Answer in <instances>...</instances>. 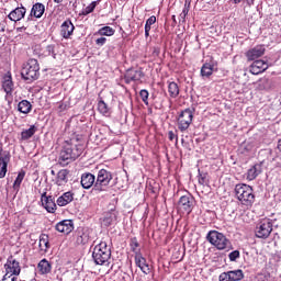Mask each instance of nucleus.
Returning a JSON list of instances; mask_svg holds the SVG:
<instances>
[{
	"mask_svg": "<svg viewBox=\"0 0 281 281\" xmlns=\"http://www.w3.org/2000/svg\"><path fill=\"white\" fill-rule=\"evenodd\" d=\"M83 150L85 145H82L77 137L65 140L59 154V165L63 167L69 166V162L76 161V159L82 155Z\"/></svg>",
	"mask_w": 281,
	"mask_h": 281,
	"instance_id": "obj_1",
	"label": "nucleus"
},
{
	"mask_svg": "<svg viewBox=\"0 0 281 281\" xmlns=\"http://www.w3.org/2000/svg\"><path fill=\"white\" fill-rule=\"evenodd\" d=\"M235 199L239 201L243 207L251 210L256 203V193H254V188L249 184L238 183L234 189Z\"/></svg>",
	"mask_w": 281,
	"mask_h": 281,
	"instance_id": "obj_2",
	"label": "nucleus"
},
{
	"mask_svg": "<svg viewBox=\"0 0 281 281\" xmlns=\"http://www.w3.org/2000/svg\"><path fill=\"white\" fill-rule=\"evenodd\" d=\"M21 76L26 82H34L41 77V65L37 59H29L21 70Z\"/></svg>",
	"mask_w": 281,
	"mask_h": 281,
	"instance_id": "obj_3",
	"label": "nucleus"
},
{
	"mask_svg": "<svg viewBox=\"0 0 281 281\" xmlns=\"http://www.w3.org/2000/svg\"><path fill=\"white\" fill-rule=\"evenodd\" d=\"M92 258L95 265H109L111 260V247H109V244L101 240L95 245L92 251Z\"/></svg>",
	"mask_w": 281,
	"mask_h": 281,
	"instance_id": "obj_4",
	"label": "nucleus"
},
{
	"mask_svg": "<svg viewBox=\"0 0 281 281\" xmlns=\"http://www.w3.org/2000/svg\"><path fill=\"white\" fill-rule=\"evenodd\" d=\"M111 181H113V173L111 171L106 169L99 170L92 192H106Z\"/></svg>",
	"mask_w": 281,
	"mask_h": 281,
	"instance_id": "obj_5",
	"label": "nucleus"
},
{
	"mask_svg": "<svg viewBox=\"0 0 281 281\" xmlns=\"http://www.w3.org/2000/svg\"><path fill=\"white\" fill-rule=\"evenodd\" d=\"M206 240L220 250L227 249V247H229V239L218 231H210L206 235Z\"/></svg>",
	"mask_w": 281,
	"mask_h": 281,
	"instance_id": "obj_6",
	"label": "nucleus"
},
{
	"mask_svg": "<svg viewBox=\"0 0 281 281\" xmlns=\"http://www.w3.org/2000/svg\"><path fill=\"white\" fill-rule=\"evenodd\" d=\"M271 232H273V222L270 218H262L255 228V236L267 240L271 236Z\"/></svg>",
	"mask_w": 281,
	"mask_h": 281,
	"instance_id": "obj_7",
	"label": "nucleus"
},
{
	"mask_svg": "<svg viewBox=\"0 0 281 281\" xmlns=\"http://www.w3.org/2000/svg\"><path fill=\"white\" fill-rule=\"evenodd\" d=\"M91 234H93L92 229L79 227L75 231L72 240L77 247H85V245H89V241L92 240Z\"/></svg>",
	"mask_w": 281,
	"mask_h": 281,
	"instance_id": "obj_8",
	"label": "nucleus"
},
{
	"mask_svg": "<svg viewBox=\"0 0 281 281\" xmlns=\"http://www.w3.org/2000/svg\"><path fill=\"white\" fill-rule=\"evenodd\" d=\"M192 120H194V113L190 109H184L180 112L177 119L178 128L181 133H186L190 128L192 124Z\"/></svg>",
	"mask_w": 281,
	"mask_h": 281,
	"instance_id": "obj_9",
	"label": "nucleus"
},
{
	"mask_svg": "<svg viewBox=\"0 0 281 281\" xmlns=\"http://www.w3.org/2000/svg\"><path fill=\"white\" fill-rule=\"evenodd\" d=\"M178 210H180L182 214H192V210H194V196L190 194L182 195L178 202Z\"/></svg>",
	"mask_w": 281,
	"mask_h": 281,
	"instance_id": "obj_10",
	"label": "nucleus"
},
{
	"mask_svg": "<svg viewBox=\"0 0 281 281\" xmlns=\"http://www.w3.org/2000/svg\"><path fill=\"white\" fill-rule=\"evenodd\" d=\"M144 70H142V68H131L127 69L124 75V82L125 85H131V82H142V78H144Z\"/></svg>",
	"mask_w": 281,
	"mask_h": 281,
	"instance_id": "obj_11",
	"label": "nucleus"
},
{
	"mask_svg": "<svg viewBox=\"0 0 281 281\" xmlns=\"http://www.w3.org/2000/svg\"><path fill=\"white\" fill-rule=\"evenodd\" d=\"M4 269L5 273L9 276H13L16 278V276L21 274V263L13 256H10L7 259Z\"/></svg>",
	"mask_w": 281,
	"mask_h": 281,
	"instance_id": "obj_12",
	"label": "nucleus"
},
{
	"mask_svg": "<svg viewBox=\"0 0 281 281\" xmlns=\"http://www.w3.org/2000/svg\"><path fill=\"white\" fill-rule=\"evenodd\" d=\"M41 202L43 207H45L49 214L56 213L57 206H56V200L54 199V196L47 195V192H44L41 195Z\"/></svg>",
	"mask_w": 281,
	"mask_h": 281,
	"instance_id": "obj_13",
	"label": "nucleus"
},
{
	"mask_svg": "<svg viewBox=\"0 0 281 281\" xmlns=\"http://www.w3.org/2000/svg\"><path fill=\"white\" fill-rule=\"evenodd\" d=\"M245 278L243 270H231L227 272H222L218 277L220 281H240Z\"/></svg>",
	"mask_w": 281,
	"mask_h": 281,
	"instance_id": "obj_14",
	"label": "nucleus"
},
{
	"mask_svg": "<svg viewBox=\"0 0 281 281\" xmlns=\"http://www.w3.org/2000/svg\"><path fill=\"white\" fill-rule=\"evenodd\" d=\"M74 30H76V26H74L71 20H66L60 25V36L64 37L66 41H69V38L74 36Z\"/></svg>",
	"mask_w": 281,
	"mask_h": 281,
	"instance_id": "obj_15",
	"label": "nucleus"
},
{
	"mask_svg": "<svg viewBox=\"0 0 281 281\" xmlns=\"http://www.w3.org/2000/svg\"><path fill=\"white\" fill-rule=\"evenodd\" d=\"M269 69V64L262 59H258L255 60L251 65H250V74H252V76H258L260 74H263V71H267Z\"/></svg>",
	"mask_w": 281,
	"mask_h": 281,
	"instance_id": "obj_16",
	"label": "nucleus"
},
{
	"mask_svg": "<svg viewBox=\"0 0 281 281\" xmlns=\"http://www.w3.org/2000/svg\"><path fill=\"white\" fill-rule=\"evenodd\" d=\"M55 229L56 232H59V234H65L67 236L74 232V221L64 220L56 224Z\"/></svg>",
	"mask_w": 281,
	"mask_h": 281,
	"instance_id": "obj_17",
	"label": "nucleus"
},
{
	"mask_svg": "<svg viewBox=\"0 0 281 281\" xmlns=\"http://www.w3.org/2000/svg\"><path fill=\"white\" fill-rule=\"evenodd\" d=\"M265 46L257 45L254 48L246 52V58L247 60H256L257 58L265 56Z\"/></svg>",
	"mask_w": 281,
	"mask_h": 281,
	"instance_id": "obj_18",
	"label": "nucleus"
},
{
	"mask_svg": "<svg viewBox=\"0 0 281 281\" xmlns=\"http://www.w3.org/2000/svg\"><path fill=\"white\" fill-rule=\"evenodd\" d=\"M135 265L140 269V271H143V273H145V276L150 273V266L146 262V258L142 256V252H136Z\"/></svg>",
	"mask_w": 281,
	"mask_h": 281,
	"instance_id": "obj_19",
	"label": "nucleus"
},
{
	"mask_svg": "<svg viewBox=\"0 0 281 281\" xmlns=\"http://www.w3.org/2000/svg\"><path fill=\"white\" fill-rule=\"evenodd\" d=\"M81 186L85 190H90L95 186V176L91 172H85L81 175Z\"/></svg>",
	"mask_w": 281,
	"mask_h": 281,
	"instance_id": "obj_20",
	"label": "nucleus"
},
{
	"mask_svg": "<svg viewBox=\"0 0 281 281\" xmlns=\"http://www.w3.org/2000/svg\"><path fill=\"white\" fill-rule=\"evenodd\" d=\"M8 164H10V151H4L0 156V179H4L8 173Z\"/></svg>",
	"mask_w": 281,
	"mask_h": 281,
	"instance_id": "obj_21",
	"label": "nucleus"
},
{
	"mask_svg": "<svg viewBox=\"0 0 281 281\" xmlns=\"http://www.w3.org/2000/svg\"><path fill=\"white\" fill-rule=\"evenodd\" d=\"M26 12H27V10L24 7H22V8L18 7L9 13L8 19H10V21H14V23H16V21H21V19H25Z\"/></svg>",
	"mask_w": 281,
	"mask_h": 281,
	"instance_id": "obj_22",
	"label": "nucleus"
},
{
	"mask_svg": "<svg viewBox=\"0 0 281 281\" xmlns=\"http://www.w3.org/2000/svg\"><path fill=\"white\" fill-rule=\"evenodd\" d=\"M68 177H69V170L67 169L59 170L55 178L56 186H59V187L67 186V182L69 181Z\"/></svg>",
	"mask_w": 281,
	"mask_h": 281,
	"instance_id": "obj_23",
	"label": "nucleus"
},
{
	"mask_svg": "<svg viewBox=\"0 0 281 281\" xmlns=\"http://www.w3.org/2000/svg\"><path fill=\"white\" fill-rule=\"evenodd\" d=\"M71 201H74V193L68 191L63 193V195L57 199L56 203L59 207H65V205H69Z\"/></svg>",
	"mask_w": 281,
	"mask_h": 281,
	"instance_id": "obj_24",
	"label": "nucleus"
},
{
	"mask_svg": "<svg viewBox=\"0 0 281 281\" xmlns=\"http://www.w3.org/2000/svg\"><path fill=\"white\" fill-rule=\"evenodd\" d=\"M43 14H45V4L41 2L33 4L30 15L34 16V19H41Z\"/></svg>",
	"mask_w": 281,
	"mask_h": 281,
	"instance_id": "obj_25",
	"label": "nucleus"
},
{
	"mask_svg": "<svg viewBox=\"0 0 281 281\" xmlns=\"http://www.w3.org/2000/svg\"><path fill=\"white\" fill-rule=\"evenodd\" d=\"M261 173H262V165L256 164L250 169H248L246 178L248 181H254V179H256Z\"/></svg>",
	"mask_w": 281,
	"mask_h": 281,
	"instance_id": "obj_26",
	"label": "nucleus"
},
{
	"mask_svg": "<svg viewBox=\"0 0 281 281\" xmlns=\"http://www.w3.org/2000/svg\"><path fill=\"white\" fill-rule=\"evenodd\" d=\"M2 89H4L8 94L12 93L14 89V82H12V75L10 72L3 77Z\"/></svg>",
	"mask_w": 281,
	"mask_h": 281,
	"instance_id": "obj_27",
	"label": "nucleus"
},
{
	"mask_svg": "<svg viewBox=\"0 0 281 281\" xmlns=\"http://www.w3.org/2000/svg\"><path fill=\"white\" fill-rule=\"evenodd\" d=\"M115 221H117V213L115 211H110L105 213L102 218L104 227H111V225H113Z\"/></svg>",
	"mask_w": 281,
	"mask_h": 281,
	"instance_id": "obj_28",
	"label": "nucleus"
},
{
	"mask_svg": "<svg viewBox=\"0 0 281 281\" xmlns=\"http://www.w3.org/2000/svg\"><path fill=\"white\" fill-rule=\"evenodd\" d=\"M38 247H40V250L43 251V254H47V251L49 249V235H47V234L40 235Z\"/></svg>",
	"mask_w": 281,
	"mask_h": 281,
	"instance_id": "obj_29",
	"label": "nucleus"
},
{
	"mask_svg": "<svg viewBox=\"0 0 281 281\" xmlns=\"http://www.w3.org/2000/svg\"><path fill=\"white\" fill-rule=\"evenodd\" d=\"M18 111L24 115H27V113L32 112V103L27 100L20 101L18 104Z\"/></svg>",
	"mask_w": 281,
	"mask_h": 281,
	"instance_id": "obj_30",
	"label": "nucleus"
},
{
	"mask_svg": "<svg viewBox=\"0 0 281 281\" xmlns=\"http://www.w3.org/2000/svg\"><path fill=\"white\" fill-rule=\"evenodd\" d=\"M37 269L40 273L45 276L52 271V263L47 259H42L37 265Z\"/></svg>",
	"mask_w": 281,
	"mask_h": 281,
	"instance_id": "obj_31",
	"label": "nucleus"
},
{
	"mask_svg": "<svg viewBox=\"0 0 281 281\" xmlns=\"http://www.w3.org/2000/svg\"><path fill=\"white\" fill-rule=\"evenodd\" d=\"M36 125H31L29 130H23L21 132V139L23 142L31 139V137H34V135L36 134Z\"/></svg>",
	"mask_w": 281,
	"mask_h": 281,
	"instance_id": "obj_32",
	"label": "nucleus"
},
{
	"mask_svg": "<svg viewBox=\"0 0 281 281\" xmlns=\"http://www.w3.org/2000/svg\"><path fill=\"white\" fill-rule=\"evenodd\" d=\"M98 111L101 113V115H104L105 117H109L111 115V108H109V104L104 102V100H100L98 102Z\"/></svg>",
	"mask_w": 281,
	"mask_h": 281,
	"instance_id": "obj_33",
	"label": "nucleus"
},
{
	"mask_svg": "<svg viewBox=\"0 0 281 281\" xmlns=\"http://www.w3.org/2000/svg\"><path fill=\"white\" fill-rule=\"evenodd\" d=\"M212 74H214V64H212V63L203 64V66L201 68V76H203L205 78H210V76H212Z\"/></svg>",
	"mask_w": 281,
	"mask_h": 281,
	"instance_id": "obj_34",
	"label": "nucleus"
},
{
	"mask_svg": "<svg viewBox=\"0 0 281 281\" xmlns=\"http://www.w3.org/2000/svg\"><path fill=\"white\" fill-rule=\"evenodd\" d=\"M155 23H157V16L151 15L147 19L146 23H145V37L148 38V36H150V30L153 27V25H155Z\"/></svg>",
	"mask_w": 281,
	"mask_h": 281,
	"instance_id": "obj_35",
	"label": "nucleus"
},
{
	"mask_svg": "<svg viewBox=\"0 0 281 281\" xmlns=\"http://www.w3.org/2000/svg\"><path fill=\"white\" fill-rule=\"evenodd\" d=\"M23 179H25V171L21 170L13 182V190L15 192H19V190H21V184L23 183Z\"/></svg>",
	"mask_w": 281,
	"mask_h": 281,
	"instance_id": "obj_36",
	"label": "nucleus"
},
{
	"mask_svg": "<svg viewBox=\"0 0 281 281\" xmlns=\"http://www.w3.org/2000/svg\"><path fill=\"white\" fill-rule=\"evenodd\" d=\"M168 93L170 98H178L179 97V85L177 82L171 81L168 85Z\"/></svg>",
	"mask_w": 281,
	"mask_h": 281,
	"instance_id": "obj_37",
	"label": "nucleus"
},
{
	"mask_svg": "<svg viewBox=\"0 0 281 281\" xmlns=\"http://www.w3.org/2000/svg\"><path fill=\"white\" fill-rule=\"evenodd\" d=\"M95 34L99 36H113L115 34V30L111 26H103Z\"/></svg>",
	"mask_w": 281,
	"mask_h": 281,
	"instance_id": "obj_38",
	"label": "nucleus"
},
{
	"mask_svg": "<svg viewBox=\"0 0 281 281\" xmlns=\"http://www.w3.org/2000/svg\"><path fill=\"white\" fill-rule=\"evenodd\" d=\"M130 247H131V251H133L135 256L139 254V241L137 240V237H132L130 239Z\"/></svg>",
	"mask_w": 281,
	"mask_h": 281,
	"instance_id": "obj_39",
	"label": "nucleus"
},
{
	"mask_svg": "<svg viewBox=\"0 0 281 281\" xmlns=\"http://www.w3.org/2000/svg\"><path fill=\"white\" fill-rule=\"evenodd\" d=\"M98 3H100V0L92 1L88 7H86L82 10V15L87 16L88 14H91V12H93V10H95Z\"/></svg>",
	"mask_w": 281,
	"mask_h": 281,
	"instance_id": "obj_40",
	"label": "nucleus"
},
{
	"mask_svg": "<svg viewBox=\"0 0 281 281\" xmlns=\"http://www.w3.org/2000/svg\"><path fill=\"white\" fill-rule=\"evenodd\" d=\"M139 95H140L142 101L144 102V104H146L148 106V97L150 95L148 93V90H146V89L140 90Z\"/></svg>",
	"mask_w": 281,
	"mask_h": 281,
	"instance_id": "obj_41",
	"label": "nucleus"
},
{
	"mask_svg": "<svg viewBox=\"0 0 281 281\" xmlns=\"http://www.w3.org/2000/svg\"><path fill=\"white\" fill-rule=\"evenodd\" d=\"M228 258L231 260V262H235V260H238V258H240V251L238 250H234L228 255Z\"/></svg>",
	"mask_w": 281,
	"mask_h": 281,
	"instance_id": "obj_42",
	"label": "nucleus"
},
{
	"mask_svg": "<svg viewBox=\"0 0 281 281\" xmlns=\"http://www.w3.org/2000/svg\"><path fill=\"white\" fill-rule=\"evenodd\" d=\"M234 3L238 4V3H247V5H254V2L256 0H233Z\"/></svg>",
	"mask_w": 281,
	"mask_h": 281,
	"instance_id": "obj_43",
	"label": "nucleus"
},
{
	"mask_svg": "<svg viewBox=\"0 0 281 281\" xmlns=\"http://www.w3.org/2000/svg\"><path fill=\"white\" fill-rule=\"evenodd\" d=\"M18 278L12 276V274H4L3 278H2V281H16Z\"/></svg>",
	"mask_w": 281,
	"mask_h": 281,
	"instance_id": "obj_44",
	"label": "nucleus"
},
{
	"mask_svg": "<svg viewBox=\"0 0 281 281\" xmlns=\"http://www.w3.org/2000/svg\"><path fill=\"white\" fill-rule=\"evenodd\" d=\"M106 43V37H99L95 40V45H98L99 47H102V45H104Z\"/></svg>",
	"mask_w": 281,
	"mask_h": 281,
	"instance_id": "obj_45",
	"label": "nucleus"
},
{
	"mask_svg": "<svg viewBox=\"0 0 281 281\" xmlns=\"http://www.w3.org/2000/svg\"><path fill=\"white\" fill-rule=\"evenodd\" d=\"M260 89H270L269 88V79H265L261 81V83L259 85Z\"/></svg>",
	"mask_w": 281,
	"mask_h": 281,
	"instance_id": "obj_46",
	"label": "nucleus"
},
{
	"mask_svg": "<svg viewBox=\"0 0 281 281\" xmlns=\"http://www.w3.org/2000/svg\"><path fill=\"white\" fill-rule=\"evenodd\" d=\"M58 111H59V113H63V111H67V103L59 102L58 103Z\"/></svg>",
	"mask_w": 281,
	"mask_h": 281,
	"instance_id": "obj_47",
	"label": "nucleus"
},
{
	"mask_svg": "<svg viewBox=\"0 0 281 281\" xmlns=\"http://www.w3.org/2000/svg\"><path fill=\"white\" fill-rule=\"evenodd\" d=\"M168 137H169V140L172 142V140H175V137H177V135H175V132L169 131L168 132Z\"/></svg>",
	"mask_w": 281,
	"mask_h": 281,
	"instance_id": "obj_48",
	"label": "nucleus"
},
{
	"mask_svg": "<svg viewBox=\"0 0 281 281\" xmlns=\"http://www.w3.org/2000/svg\"><path fill=\"white\" fill-rule=\"evenodd\" d=\"M188 12H190V7L188 4H184V8L182 10V14H187L188 15Z\"/></svg>",
	"mask_w": 281,
	"mask_h": 281,
	"instance_id": "obj_49",
	"label": "nucleus"
},
{
	"mask_svg": "<svg viewBox=\"0 0 281 281\" xmlns=\"http://www.w3.org/2000/svg\"><path fill=\"white\" fill-rule=\"evenodd\" d=\"M179 16H180V21H182V23H186V18L188 15L186 13L181 12Z\"/></svg>",
	"mask_w": 281,
	"mask_h": 281,
	"instance_id": "obj_50",
	"label": "nucleus"
},
{
	"mask_svg": "<svg viewBox=\"0 0 281 281\" xmlns=\"http://www.w3.org/2000/svg\"><path fill=\"white\" fill-rule=\"evenodd\" d=\"M277 149L279 153H281V138L277 143Z\"/></svg>",
	"mask_w": 281,
	"mask_h": 281,
	"instance_id": "obj_51",
	"label": "nucleus"
},
{
	"mask_svg": "<svg viewBox=\"0 0 281 281\" xmlns=\"http://www.w3.org/2000/svg\"><path fill=\"white\" fill-rule=\"evenodd\" d=\"M199 183H201V186H203V183H205V178L201 177V178L199 179Z\"/></svg>",
	"mask_w": 281,
	"mask_h": 281,
	"instance_id": "obj_52",
	"label": "nucleus"
},
{
	"mask_svg": "<svg viewBox=\"0 0 281 281\" xmlns=\"http://www.w3.org/2000/svg\"><path fill=\"white\" fill-rule=\"evenodd\" d=\"M172 21H173V23H177V19L175 15H172Z\"/></svg>",
	"mask_w": 281,
	"mask_h": 281,
	"instance_id": "obj_53",
	"label": "nucleus"
},
{
	"mask_svg": "<svg viewBox=\"0 0 281 281\" xmlns=\"http://www.w3.org/2000/svg\"><path fill=\"white\" fill-rule=\"evenodd\" d=\"M63 0H54L55 3H60Z\"/></svg>",
	"mask_w": 281,
	"mask_h": 281,
	"instance_id": "obj_54",
	"label": "nucleus"
},
{
	"mask_svg": "<svg viewBox=\"0 0 281 281\" xmlns=\"http://www.w3.org/2000/svg\"><path fill=\"white\" fill-rule=\"evenodd\" d=\"M52 175H54V170H52Z\"/></svg>",
	"mask_w": 281,
	"mask_h": 281,
	"instance_id": "obj_55",
	"label": "nucleus"
}]
</instances>
